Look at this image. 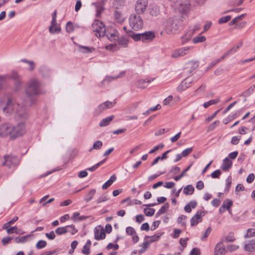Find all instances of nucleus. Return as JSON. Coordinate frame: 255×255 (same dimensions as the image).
I'll use <instances>...</instances> for the list:
<instances>
[{"mask_svg":"<svg viewBox=\"0 0 255 255\" xmlns=\"http://www.w3.org/2000/svg\"><path fill=\"white\" fill-rule=\"evenodd\" d=\"M94 236L95 239L97 240L104 239L106 237V234L104 230L102 229L100 231L97 228H95L94 230Z\"/></svg>","mask_w":255,"mask_h":255,"instance_id":"obj_19","label":"nucleus"},{"mask_svg":"<svg viewBox=\"0 0 255 255\" xmlns=\"http://www.w3.org/2000/svg\"><path fill=\"white\" fill-rule=\"evenodd\" d=\"M206 38L204 36L199 35L196 36L193 39V42L194 44L203 42L206 40Z\"/></svg>","mask_w":255,"mask_h":255,"instance_id":"obj_39","label":"nucleus"},{"mask_svg":"<svg viewBox=\"0 0 255 255\" xmlns=\"http://www.w3.org/2000/svg\"><path fill=\"white\" fill-rule=\"evenodd\" d=\"M163 147H164V144L162 143L157 145L156 146H154L151 150H150L148 153L149 154L154 153L156 151H157L159 150H161Z\"/></svg>","mask_w":255,"mask_h":255,"instance_id":"obj_51","label":"nucleus"},{"mask_svg":"<svg viewBox=\"0 0 255 255\" xmlns=\"http://www.w3.org/2000/svg\"><path fill=\"white\" fill-rule=\"evenodd\" d=\"M232 165V160H223V163L221 166V168L224 171H227L231 167Z\"/></svg>","mask_w":255,"mask_h":255,"instance_id":"obj_35","label":"nucleus"},{"mask_svg":"<svg viewBox=\"0 0 255 255\" xmlns=\"http://www.w3.org/2000/svg\"><path fill=\"white\" fill-rule=\"evenodd\" d=\"M231 16L230 15L224 16L219 19L218 22L220 24L226 23V22H228V21H229L231 19Z\"/></svg>","mask_w":255,"mask_h":255,"instance_id":"obj_63","label":"nucleus"},{"mask_svg":"<svg viewBox=\"0 0 255 255\" xmlns=\"http://www.w3.org/2000/svg\"><path fill=\"white\" fill-rule=\"evenodd\" d=\"M232 184V178L230 176H228L226 180V187L224 192L227 193L231 187Z\"/></svg>","mask_w":255,"mask_h":255,"instance_id":"obj_42","label":"nucleus"},{"mask_svg":"<svg viewBox=\"0 0 255 255\" xmlns=\"http://www.w3.org/2000/svg\"><path fill=\"white\" fill-rule=\"evenodd\" d=\"M118 40L119 45L122 47H127L128 46V40L127 37L122 36L119 37Z\"/></svg>","mask_w":255,"mask_h":255,"instance_id":"obj_28","label":"nucleus"},{"mask_svg":"<svg viewBox=\"0 0 255 255\" xmlns=\"http://www.w3.org/2000/svg\"><path fill=\"white\" fill-rule=\"evenodd\" d=\"M206 85L205 84L201 85L195 91V95H198L200 93H203L205 91L206 89Z\"/></svg>","mask_w":255,"mask_h":255,"instance_id":"obj_64","label":"nucleus"},{"mask_svg":"<svg viewBox=\"0 0 255 255\" xmlns=\"http://www.w3.org/2000/svg\"><path fill=\"white\" fill-rule=\"evenodd\" d=\"M129 24L132 29L138 30L142 28L143 21L139 15L131 14L129 17Z\"/></svg>","mask_w":255,"mask_h":255,"instance_id":"obj_4","label":"nucleus"},{"mask_svg":"<svg viewBox=\"0 0 255 255\" xmlns=\"http://www.w3.org/2000/svg\"><path fill=\"white\" fill-rule=\"evenodd\" d=\"M21 61L22 62H24V63H26L27 64H28L29 66V67L28 68V70L30 71H33L34 69H35V63L33 61H29V60H27L25 59H22L21 60Z\"/></svg>","mask_w":255,"mask_h":255,"instance_id":"obj_38","label":"nucleus"},{"mask_svg":"<svg viewBox=\"0 0 255 255\" xmlns=\"http://www.w3.org/2000/svg\"><path fill=\"white\" fill-rule=\"evenodd\" d=\"M200 25L196 24L194 26L193 28L189 30L183 36L181 37V40L183 44L187 42L191 39V37L193 36L194 33L199 30Z\"/></svg>","mask_w":255,"mask_h":255,"instance_id":"obj_8","label":"nucleus"},{"mask_svg":"<svg viewBox=\"0 0 255 255\" xmlns=\"http://www.w3.org/2000/svg\"><path fill=\"white\" fill-rule=\"evenodd\" d=\"M143 211L145 215L148 217L152 216L155 213V210L154 209L148 207L144 208Z\"/></svg>","mask_w":255,"mask_h":255,"instance_id":"obj_41","label":"nucleus"},{"mask_svg":"<svg viewBox=\"0 0 255 255\" xmlns=\"http://www.w3.org/2000/svg\"><path fill=\"white\" fill-rule=\"evenodd\" d=\"M47 245V243L44 240H39L36 244V248L37 249H41L45 248Z\"/></svg>","mask_w":255,"mask_h":255,"instance_id":"obj_52","label":"nucleus"},{"mask_svg":"<svg viewBox=\"0 0 255 255\" xmlns=\"http://www.w3.org/2000/svg\"><path fill=\"white\" fill-rule=\"evenodd\" d=\"M244 250L247 252H253L255 251V239L250 241L244 246Z\"/></svg>","mask_w":255,"mask_h":255,"instance_id":"obj_20","label":"nucleus"},{"mask_svg":"<svg viewBox=\"0 0 255 255\" xmlns=\"http://www.w3.org/2000/svg\"><path fill=\"white\" fill-rule=\"evenodd\" d=\"M6 227H7V228H2V229L6 230L7 233L8 234H12L14 233H17V227L16 226L10 227V226H7Z\"/></svg>","mask_w":255,"mask_h":255,"instance_id":"obj_46","label":"nucleus"},{"mask_svg":"<svg viewBox=\"0 0 255 255\" xmlns=\"http://www.w3.org/2000/svg\"><path fill=\"white\" fill-rule=\"evenodd\" d=\"M66 230L68 231V232L71 233L72 235L77 232V231L75 229L74 226L73 225L66 226Z\"/></svg>","mask_w":255,"mask_h":255,"instance_id":"obj_59","label":"nucleus"},{"mask_svg":"<svg viewBox=\"0 0 255 255\" xmlns=\"http://www.w3.org/2000/svg\"><path fill=\"white\" fill-rule=\"evenodd\" d=\"M194 191V188L191 185L186 186L183 189V193L186 195H192Z\"/></svg>","mask_w":255,"mask_h":255,"instance_id":"obj_37","label":"nucleus"},{"mask_svg":"<svg viewBox=\"0 0 255 255\" xmlns=\"http://www.w3.org/2000/svg\"><path fill=\"white\" fill-rule=\"evenodd\" d=\"M155 38L153 32L149 31L141 33V41L143 42L148 43L151 42Z\"/></svg>","mask_w":255,"mask_h":255,"instance_id":"obj_15","label":"nucleus"},{"mask_svg":"<svg viewBox=\"0 0 255 255\" xmlns=\"http://www.w3.org/2000/svg\"><path fill=\"white\" fill-rule=\"evenodd\" d=\"M114 118V116L112 115L103 119L99 124L101 127H105L110 124Z\"/></svg>","mask_w":255,"mask_h":255,"instance_id":"obj_25","label":"nucleus"},{"mask_svg":"<svg viewBox=\"0 0 255 255\" xmlns=\"http://www.w3.org/2000/svg\"><path fill=\"white\" fill-rule=\"evenodd\" d=\"M161 108V106L159 104L157 105L155 107L151 108L149 109L148 110H147L146 112L143 113V115H149L151 112L155 111L156 110H159Z\"/></svg>","mask_w":255,"mask_h":255,"instance_id":"obj_47","label":"nucleus"},{"mask_svg":"<svg viewBox=\"0 0 255 255\" xmlns=\"http://www.w3.org/2000/svg\"><path fill=\"white\" fill-rule=\"evenodd\" d=\"M114 18L118 23H122L125 20V18L122 16L121 13L117 10L114 12Z\"/></svg>","mask_w":255,"mask_h":255,"instance_id":"obj_33","label":"nucleus"},{"mask_svg":"<svg viewBox=\"0 0 255 255\" xmlns=\"http://www.w3.org/2000/svg\"><path fill=\"white\" fill-rule=\"evenodd\" d=\"M147 6V0H138L135 5V10L138 14L143 13Z\"/></svg>","mask_w":255,"mask_h":255,"instance_id":"obj_10","label":"nucleus"},{"mask_svg":"<svg viewBox=\"0 0 255 255\" xmlns=\"http://www.w3.org/2000/svg\"><path fill=\"white\" fill-rule=\"evenodd\" d=\"M226 252L223 241H221L215 247L214 255H225Z\"/></svg>","mask_w":255,"mask_h":255,"instance_id":"obj_14","label":"nucleus"},{"mask_svg":"<svg viewBox=\"0 0 255 255\" xmlns=\"http://www.w3.org/2000/svg\"><path fill=\"white\" fill-rule=\"evenodd\" d=\"M12 125L9 123H5L0 126V136L5 137L9 136L12 138Z\"/></svg>","mask_w":255,"mask_h":255,"instance_id":"obj_7","label":"nucleus"},{"mask_svg":"<svg viewBox=\"0 0 255 255\" xmlns=\"http://www.w3.org/2000/svg\"><path fill=\"white\" fill-rule=\"evenodd\" d=\"M93 31L98 37H103L105 35L106 29L105 25L102 21L95 20L92 24Z\"/></svg>","mask_w":255,"mask_h":255,"instance_id":"obj_5","label":"nucleus"},{"mask_svg":"<svg viewBox=\"0 0 255 255\" xmlns=\"http://www.w3.org/2000/svg\"><path fill=\"white\" fill-rule=\"evenodd\" d=\"M105 48L107 50L113 51H117L119 49V47L116 44H110L106 46Z\"/></svg>","mask_w":255,"mask_h":255,"instance_id":"obj_55","label":"nucleus"},{"mask_svg":"<svg viewBox=\"0 0 255 255\" xmlns=\"http://www.w3.org/2000/svg\"><path fill=\"white\" fill-rule=\"evenodd\" d=\"M7 78H10L13 81L15 91H18L21 89L22 85L21 78L18 72L15 71H12L9 75L0 76V89L1 87V82L4 81Z\"/></svg>","mask_w":255,"mask_h":255,"instance_id":"obj_3","label":"nucleus"},{"mask_svg":"<svg viewBox=\"0 0 255 255\" xmlns=\"http://www.w3.org/2000/svg\"><path fill=\"white\" fill-rule=\"evenodd\" d=\"M12 138L15 139L24 134L26 132L25 124L20 122L15 126L12 125Z\"/></svg>","mask_w":255,"mask_h":255,"instance_id":"obj_6","label":"nucleus"},{"mask_svg":"<svg viewBox=\"0 0 255 255\" xmlns=\"http://www.w3.org/2000/svg\"><path fill=\"white\" fill-rule=\"evenodd\" d=\"M127 33L129 36L132 37L135 41L141 40V33H134L133 31L130 30L127 32Z\"/></svg>","mask_w":255,"mask_h":255,"instance_id":"obj_30","label":"nucleus"},{"mask_svg":"<svg viewBox=\"0 0 255 255\" xmlns=\"http://www.w3.org/2000/svg\"><path fill=\"white\" fill-rule=\"evenodd\" d=\"M192 83V80L190 78H186L184 80L178 87L177 90L178 91H182L186 90L189 87Z\"/></svg>","mask_w":255,"mask_h":255,"instance_id":"obj_18","label":"nucleus"},{"mask_svg":"<svg viewBox=\"0 0 255 255\" xmlns=\"http://www.w3.org/2000/svg\"><path fill=\"white\" fill-rule=\"evenodd\" d=\"M31 237L30 235L22 236L21 237H16L14 239L16 243H25L28 241V239Z\"/></svg>","mask_w":255,"mask_h":255,"instance_id":"obj_31","label":"nucleus"},{"mask_svg":"<svg viewBox=\"0 0 255 255\" xmlns=\"http://www.w3.org/2000/svg\"><path fill=\"white\" fill-rule=\"evenodd\" d=\"M205 216V212L201 210L198 211L196 214L191 219L190 224L191 226L197 225L202 221V217Z\"/></svg>","mask_w":255,"mask_h":255,"instance_id":"obj_11","label":"nucleus"},{"mask_svg":"<svg viewBox=\"0 0 255 255\" xmlns=\"http://www.w3.org/2000/svg\"><path fill=\"white\" fill-rule=\"evenodd\" d=\"M254 91H255L253 90V87H250L248 89H247L243 93V96L245 97H247L253 94Z\"/></svg>","mask_w":255,"mask_h":255,"instance_id":"obj_62","label":"nucleus"},{"mask_svg":"<svg viewBox=\"0 0 255 255\" xmlns=\"http://www.w3.org/2000/svg\"><path fill=\"white\" fill-rule=\"evenodd\" d=\"M237 49L235 48V46L232 47L229 50H228L222 56V59H225L229 55L235 53L237 51Z\"/></svg>","mask_w":255,"mask_h":255,"instance_id":"obj_44","label":"nucleus"},{"mask_svg":"<svg viewBox=\"0 0 255 255\" xmlns=\"http://www.w3.org/2000/svg\"><path fill=\"white\" fill-rule=\"evenodd\" d=\"M79 51L81 52H82L84 53H91V52H92L95 50V48L93 47H88V46H81V45L79 46Z\"/></svg>","mask_w":255,"mask_h":255,"instance_id":"obj_32","label":"nucleus"},{"mask_svg":"<svg viewBox=\"0 0 255 255\" xmlns=\"http://www.w3.org/2000/svg\"><path fill=\"white\" fill-rule=\"evenodd\" d=\"M255 236V229H249L247 230V234L245 235V238H249Z\"/></svg>","mask_w":255,"mask_h":255,"instance_id":"obj_49","label":"nucleus"},{"mask_svg":"<svg viewBox=\"0 0 255 255\" xmlns=\"http://www.w3.org/2000/svg\"><path fill=\"white\" fill-rule=\"evenodd\" d=\"M150 244L151 243L148 240H147V239L145 240L144 239V242L142 244V247L143 248L139 251V254H141V253L144 252Z\"/></svg>","mask_w":255,"mask_h":255,"instance_id":"obj_45","label":"nucleus"},{"mask_svg":"<svg viewBox=\"0 0 255 255\" xmlns=\"http://www.w3.org/2000/svg\"><path fill=\"white\" fill-rule=\"evenodd\" d=\"M66 31L68 33L72 32L74 30V26L72 23L70 21H69L67 23L66 26Z\"/></svg>","mask_w":255,"mask_h":255,"instance_id":"obj_61","label":"nucleus"},{"mask_svg":"<svg viewBox=\"0 0 255 255\" xmlns=\"http://www.w3.org/2000/svg\"><path fill=\"white\" fill-rule=\"evenodd\" d=\"M56 11L55 10L52 15V19L51 22V25L49 27V30L50 33H55L60 32L61 31L60 27H56L55 29H53V26H56Z\"/></svg>","mask_w":255,"mask_h":255,"instance_id":"obj_13","label":"nucleus"},{"mask_svg":"<svg viewBox=\"0 0 255 255\" xmlns=\"http://www.w3.org/2000/svg\"><path fill=\"white\" fill-rule=\"evenodd\" d=\"M107 36L111 41H116L119 38V34L118 30L115 28H111L107 32Z\"/></svg>","mask_w":255,"mask_h":255,"instance_id":"obj_16","label":"nucleus"},{"mask_svg":"<svg viewBox=\"0 0 255 255\" xmlns=\"http://www.w3.org/2000/svg\"><path fill=\"white\" fill-rule=\"evenodd\" d=\"M94 5L96 7V16L99 17L101 15V13L104 9L103 5V4L99 3H94Z\"/></svg>","mask_w":255,"mask_h":255,"instance_id":"obj_29","label":"nucleus"},{"mask_svg":"<svg viewBox=\"0 0 255 255\" xmlns=\"http://www.w3.org/2000/svg\"><path fill=\"white\" fill-rule=\"evenodd\" d=\"M225 205V209H227V210H228L229 211V212L230 213V208L231 207V206H232L233 205V202L229 200V199H226L223 202V203L222 204V205Z\"/></svg>","mask_w":255,"mask_h":255,"instance_id":"obj_43","label":"nucleus"},{"mask_svg":"<svg viewBox=\"0 0 255 255\" xmlns=\"http://www.w3.org/2000/svg\"><path fill=\"white\" fill-rule=\"evenodd\" d=\"M115 105V103L106 101L100 105H99L95 109V115H99L103 112L104 110L107 109L112 108Z\"/></svg>","mask_w":255,"mask_h":255,"instance_id":"obj_9","label":"nucleus"},{"mask_svg":"<svg viewBox=\"0 0 255 255\" xmlns=\"http://www.w3.org/2000/svg\"><path fill=\"white\" fill-rule=\"evenodd\" d=\"M178 28V26L176 22L174 21H172L169 25L167 26V30L169 33H174Z\"/></svg>","mask_w":255,"mask_h":255,"instance_id":"obj_22","label":"nucleus"},{"mask_svg":"<svg viewBox=\"0 0 255 255\" xmlns=\"http://www.w3.org/2000/svg\"><path fill=\"white\" fill-rule=\"evenodd\" d=\"M3 111L6 114H11L14 112L16 116L22 119L26 118L27 116L25 108L15 103L11 98L8 99L6 105L3 107Z\"/></svg>","mask_w":255,"mask_h":255,"instance_id":"obj_2","label":"nucleus"},{"mask_svg":"<svg viewBox=\"0 0 255 255\" xmlns=\"http://www.w3.org/2000/svg\"><path fill=\"white\" fill-rule=\"evenodd\" d=\"M108 199V195L106 194H104L98 198L96 202L97 204H100L107 201Z\"/></svg>","mask_w":255,"mask_h":255,"instance_id":"obj_53","label":"nucleus"},{"mask_svg":"<svg viewBox=\"0 0 255 255\" xmlns=\"http://www.w3.org/2000/svg\"><path fill=\"white\" fill-rule=\"evenodd\" d=\"M163 234V233H158L151 236H145L144 237V240H145L146 239H149L150 240L148 241L150 243H152V242L158 241Z\"/></svg>","mask_w":255,"mask_h":255,"instance_id":"obj_23","label":"nucleus"},{"mask_svg":"<svg viewBox=\"0 0 255 255\" xmlns=\"http://www.w3.org/2000/svg\"><path fill=\"white\" fill-rule=\"evenodd\" d=\"M55 233L58 235H62L68 233V231L66 230V226L63 227H59L56 229Z\"/></svg>","mask_w":255,"mask_h":255,"instance_id":"obj_48","label":"nucleus"},{"mask_svg":"<svg viewBox=\"0 0 255 255\" xmlns=\"http://www.w3.org/2000/svg\"><path fill=\"white\" fill-rule=\"evenodd\" d=\"M123 73H120L119 75L116 76H107L105 79V82H111L112 80H115L118 78H120L123 76Z\"/></svg>","mask_w":255,"mask_h":255,"instance_id":"obj_56","label":"nucleus"},{"mask_svg":"<svg viewBox=\"0 0 255 255\" xmlns=\"http://www.w3.org/2000/svg\"><path fill=\"white\" fill-rule=\"evenodd\" d=\"M169 204L168 203H165L164 205H163L161 208L158 210V211L156 214V217H158L161 214L164 213L169 208Z\"/></svg>","mask_w":255,"mask_h":255,"instance_id":"obj_36","label":"nucleus"},{"mask_svg":"<svg viewBox=\"0 0 255 255\" xmlns=\"http://www.w3.org/2000/svg\"><path fill=\"white\" fill-rule=\"evenodd\" d=\"M245 14H243L240 16H238L235 18H234L230 22V25H232L233 24H237V22L242 19L244 17H245Z\"/></svg>","mask_w":255,"mask_h":255,"instance_id":"obj_58","label":"nucleus"},{"mask_svg":"<svg viewBox=\"0 0 255 255\" xmlns=\"http://www.w3.org/2000/svg\"><path fill=\"white\" fill-rule=\"evenodd\" d=\"M117 178L115 175H113L111 176L110 179H109L107 182H106L102 186V188L104 190L107 189L108 187H109L113 183L116 181Z\"/></svg>","mask_w":255,"mask_h":255,"instance_id":"obj_27","label":"nucleus"},{"mask_svg":"<svg viewBox=\"0 0 255 255\" xmlns=\"http://www.w3.org/2000/svg\"><path fill=\"white\" fill-rule=\"evenodd\" d=\"M104 162V160H102L100 162L93 165L92 167L87 168L86 169V170L93 172V171H95L96 169H97L100 165H101L102 164H103Z\"/></svg>","mask_w":255,"mask_h":255,"instance_id":"obj_54","label":"nucleus"},{"mask_svg":"<svg viewBox=\"0 0 255 255\" xmlns=\"http://www.w3.org/2000/svg\"><path fill=\"white\" fill-rule=\"evenodd\" d=\"M220 101L219 98H217L216 99L210 100L208 102H205L203 104V106L205 108H207L211 105H215L217 104Z\"/></svg>","mask_w":255,"mask_h":255,"instance_id":"obj_40","label":"nucleus"},{"mask_svg":"<svg viewBox=\"0 0 255 255\" xmlns=\"http://www.w3.org/2000/svg\"><path fill=\"white\" fill-rule=\"evenodd\" d=\"M198 63L196 62L190 61L187 63L185 68V71L189 74H191L193 71L195 70L198 67Z\"/></svg>","mask_w":255,"mask_h":255,"instance_id":"obj_17","label":"nucleus"},{"mask_svg":"<svg viewBox=\"0 0 255 255\" xmlns=\"http://www.w3.org/2000/svg\"><path fill=\"white\" fill-rule=\"evenodd\" d=\"M3 166H6L9 168H12L14 167L13 160H3L1 163Z\"/></svg>","mask_w":255,"mask_h":255,"instance_id":"obj_57","label":"nucleus"},{"mask_svg":"<svg viewBox=\"0 0 255 255\" xmlns=\"http://www.w3.org/2000/svg\"><path fill=\"white\" fill-rule=\"evenodd\" d=\"M18 217L15 216L12 219H11L9 222L4 224L2 227V228H7V226H10L11 225L14 224L17 220Z\"/></svg>","mask_w":255,"mask_h":255,"instance_id":"obj_60","label":"nucleus"},{"mask_svg":"<svg viewBox=\"0 0 255 255\" xmlns=\"http://www.w3.org/2000/svg\"><path fill=\"white\" fill-rule=\"evenodd\" d=\"M190 49V47H184L175 50L172 54L173 58H177L188 54Z\"/></svg>","mask_w":255,"mask_h":255,"instance_id":"obj_12","label":"nucleus"},{"mask_svg":"<svg viewBox=\"0 0 255 255\" xmlns=\"http://www.w3.org/2000/svg\"><path fill=\"white\" fill-rule=\"evenodd\" d=\"M193 151L192 147H189L184 150L181 154L176 155V159H181L182 157H186Z\"/></svg>","mask_w":255,"mask_h":255,"instance_id":"obj_21","label":"nucleus"},{"mask_svg":"<svg viewBox=\"0 0 255 255\" xmlns=\"http://www.w3.org/2000/svg\"><path fill=\"white\" fill-rule=\"evenodd\" d=\"M40 87V83L37 79L31 78L28 81L25 89V93L30 100L31 105L34 104L36 101V99L34 97L41 94Z\"/></svg>","mask_w":255,"mask_h":255,"instance_id":"obj_1","label":"nucleus"},{"mask_svg":"<svg viewBox=\"0 0 255 255\" xmlns=\"http://www.w3.org/2000/svg\"><path fill=\"white\" fill-rule=\"evenodd\" d=\"M152 80L153 79L151 80L150 79L139 80L137 82L136 86L139 88L144 89L147 87V83H150Z\"/></svg>","mask_w":255,"mask_h":255,"instance_id":"obj_26","label":"nucleus"},{"mask_svg":"<svg viewBox=\"0 0 255 255\" xmlns=\"http://www.w3.org/2000/svg\"><path fill=\"white\" fill-rule=\"evenodd\" d=\"M91 245V242L90 240H88L87 241V243L83 247V249L82 250L83 254L88 255L90 254V249Z\"/></svg>","mask_w":255,"mask_h":255,"instance_id":"obj_34","label":"nucleus"},{"mask_svg":"<svg viewBox=\"0 0 255 255\" xmlns=\"http://www.w3.org/2000/svg\"><path fill=\"white\" fill-rule=\"evenodd\" d=\"M96 190L95 189H91L85 196L84 200L86 202H90L95 195Z\"/></svg>","mask_w":255,"mask_h":255,"instance_id":"obj_24","label":"nucleus"},{"mask_svg":"<svg viewBox=\"0 0 255 255\" xmlns=\"http://www.w3.org/2000/svg\"><path fill=\"white\" fill-rule=\"evenodd\" d=\"M163 147H164V144L162 143L157 145L156 146H154L151 150H150L148 153L149 154L154 153L156 151H157L159 150H161Z\"/></svg>","mask_w":255,"mask_h":255,"instance_id":"obj_50","label":"nucleus"}]
</instances>
